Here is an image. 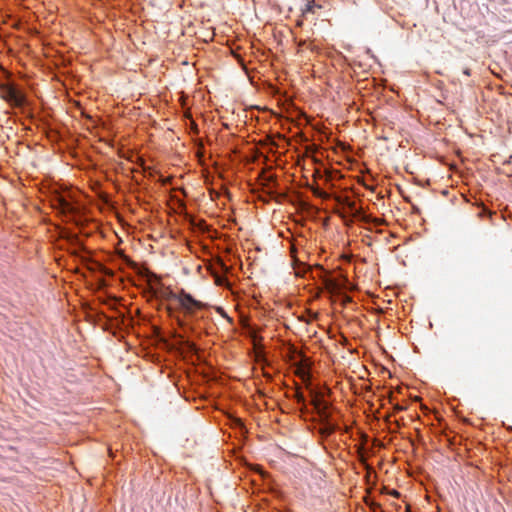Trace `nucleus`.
<instances>
[{
    "instance_id": "nucleus-9",
    "label": "nucleus",
    "mask_w": 512,
    "mask_h": 512,
    "mask_svg": "<svg viewBox=\"0 0 512 512\" xmlns=\"http://www.w3.org/2000/svg\"><path fill=\"white\" fill-rule=\"evenodd\" d=\"M463 74H464V75H466V76H470V74H471V70H470L469 68H465V69L463 70Z\"/></svg>"
},
{
    "instance_id": "nucleus-7",
    "label": "nucleus",
    "mask_w": 512,
    "mask_h": 512,
    "mask_svg": "<svg viewBox=\"0 0 512 512\" xmlns=\"http://www.w3.org/2000/svg\"><path fill=\"white\" fill-rule=\"evenodd\" d=\"M310 273H311V277H313V278L314 277L324 278L327 276V272L321 266H318L315 270H311Z\"/></svg>"
},
{
    "instance_id": "nucleus-10",
    "label": "nucleus",
    "mask_w": 512,
    "mask_h": 512,
    "mask_svg": "<svg viewBox=\"0 0 512 512\" xmlns=\"http://www.w3.org/2000/svg\"><path fill=\"white\" fill-rule=\"evenodd\" d=\"M340 337L343 344L348 342L347 338L344 335H341Z\"/></svg>"
},
{
    "instance_id": "nucleus-2",
    "label": "nucleus",
    "mask_w": 512,
    "mask_h": 512,
    "mask_svg": "<svg viewBox=\"0 0 512 512\" xmlns=\"http://www.w3.org/2000/svg\"><path fill=\"white\" fill-rule=\"evenodd\" d=\"M68 253L100 286L106 287L120 282V256L107 252L94 253L82 244H73L69 247Z\"/></svg>"
},
{
    "instance_id": "nucleus-5",
    "label": "nucleus",
    "mask_w": 512,
    "mask_h": 512,
    "mask_svg": "<svg viewBox=\"0 0 512 512\" xmlns=\"http://www.w3.org/2000/svg\"><path fill=\"white\" fill-rule=\"evenodd\" d=\"M84 117L89 125L88 126L89 129L95 130V131H98V130L109 131L110 130L111 125L107 120H104L101 118L96 119L93 116L88 115V114H85Z\"/></svg>"
},
{
    "instance_id": "nucleus-1",
    "label": "nucleus",
    "mask_w": 512,
    "mask_h": 512,
    "mask_svg": "<svg viewBox=\"0 0 512 512\" xmlns=\"http://www.w3.org/2000/svg\"><path fill=\"white\" fill-rule=\"evenodd\" d=\"M151 293L159 305L165 309L168 317L184 333L198 335L202 332L203 327L199 324V320L203 316H199L198 313L202 312L206 306L203 302L184 291L177 293L161 284L152 286Z\"/></svg>"
},
{
    "instance_id": "nucleus-4",
    "label": "nucleus",
    "mask_w": 512,
    "mask_h": 512,
    "mask_svg": "<svg viewBox=\"0 0 512 512\" xmlns=\"http://www.w3.org/2000/svg\"><path fill=\"white\" fill-rule=\"evenodd\" d=\"M211 274L217 286L231 288L234 283V272L231 266L218 259L211 267Z\"/></svg>"
},
{
    "instance_id": "nucleus-6",
    "label": "nucleus",
    "mask_w": 512,
    "mask_h": 512,
    "mask_svg": "<svg viewBox=\"0 0 512 512\" xmlns=\"http://www.w3.org/2000/svg\"><path fill=\"white\" fill-rule=\"evenodd\" d=\"M339 418H340L339 415H337L336 418L334 416L327 417V419L325 420V431L327 433H331L335 429L338 428V426H339Z\"/></svg>"
},
{
    "instance_id": "nucleus-8",
    "label": "nucleus",
    "mask_w": 512,
    "mask_h": 512,
    "mask_svg": "<svg viewBox=\"0 0 512 512\" xmlns=\"http://www.w3.org/2000/svg\"><path fill=\"white\" fill-rule=\"evenodd\" d=\"M316 8H320V6H318V5H316L315 3H312V2H307L305 4V8L303 9V13L304 14L314 13Z\"/></svg>"
},
{
    "instance_id": "nucleus-3",
    "label": "nucleus",
    "mask_w": 512,
    "mask_h": 512,
    "mask_svg": "<svg viewBox=\"0 0 512 512\" xmlns=\"http://www.w3.org/2000/svg\"><path fill=\"white\" fill-rule=\"evenodd\" d=\"M90 198L79 190L59 193L56 209L65 221L78 225L90 206Z\"/></svg>"
}]
</instances>
